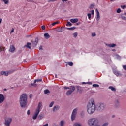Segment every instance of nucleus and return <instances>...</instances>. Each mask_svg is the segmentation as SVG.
<instances>
[{
    "mask_svg": "<svg viewBox=\"0 0 126 126\" xmlns=\"http://www.w3.org/2000/svg\"><path fill=\"white\" fill-rule=\"evenodd\" d=\"M96 20L98 21V20H100V13L99 12V11H98V9H96Z\"/></svg>",
    "mask_w": 126,
    "mask_h": 126,
    "instance_id": "ddd939ff",
    "label": "nucleus"
},
{
    "mask_svg": "<svg viewBox=\"0 0 126 126\" xmlns=\"http://www.w3.org/2000/svg\"><path fill=\"white\" fill-rule=\"evenodd\" d=\"M50 94V91L48 89L44 90V94Z\"/></svg>",
    "mask_w": 126,
    "mask_h": 126,
    "instance_id": "bb28decb",
    "label": "nucleus"
},
{
    "mask_svg": "<svg viewBox=\"0 0 126 126\" xmlns=\"http://www.w3.org/2000/svg\"><path fill=\"white\" fill-rule=\"evenodd\" d=\"M60 126H64V121H61L60 122Z\"/></svg>",
    "mask_w": 126,
    "mask_h": 126,
    "instance_id": "cd10ccee",
    "label": "nucleus"
},
{
    "mask_svg": "<svg viewBox=\"0 0 126 126\" xmlns=\"http://www.w3.org/2000/svg\"><path fill=\"white\" fill-rule=\"evenodd\" d=\"M113 52H116V49H114L112 50Z\"/></svg>",
    "mask_w": 126,
    "mask_h": 126,
    "instance_id": "0e129e2a",
    "label": "nucleus"
},
{
    "mask_svg": "<svg viewBox=\"0 0 126 126\" xmlns=\"http://www.w3.org/2000/svg\"><path fill=\"white\" fill-rule=\"evenodd\" d=\"M41 28L42 30H45V29H46V27L45 26V25H43L42 26Z\"/></svg>",
    "mask_w": 126,
    "mask_h": 126,
    "instance_id": "a18cd8bd",
    "label": "nucleus"
},
{
    "mask_svg": "<svg viewBox=\"0 0 126 126\" xmlns=\"http://www.w3.org/2000/svg\"><path fill=\"white\" fill-rule=\"evenodd\" d=\"M95 110H96V105H95L94 99H92L89 101L87 107V110L88 114L92 115L95 112Z\"/></svg>",
    "mask_w": 126,
    "mask_h": 126,
    "instance_id": "f257e3e1",
    "label": "nucleus"
},
{
    "mask_svg": "<svg viewBox=\"0 0 126 126\" xmlns=\"http://www.w3.org/2000/svg\"><path fill=\"white\" fill-rule=\"evenodd\" d=\"M95 7V4H91V5L89 7L90 9H93Z\"/></svg>",
    "mask_w": 126,
    "mask_h": 126,
    "instance_id": "393cba45",
    "label": "nucleus"
},
{
    "mask_svg": "<svg viewBox=\"0 0 126 126\" xmlns=\"http://www.w3.org/2000/svg\"><path fill=\"white\" fill-rule=\"evenodd\" d=\"M43 118H44V114H40L38 116L39 120H42V119H43Z\"/></svg>",
    "mask_w": 126,
    "mask_h": 126,
    "instance_id": "a878e982",
    "label": "nucleus"
},
{
    "mask_svg": "<svg viewBox=\"0 0 126 126\" xmlns=\"http://www.w3.org/2000/svg\"><path fill=\"white\" fill-rule=\"evenodd\" d=\"M1 75H5V76H8V71H3L1 72Z\"/></svg>",
    "mask_w": 126,
    "mask_h": 126,
    "instance_id": "2eb2a0df",
    "label": "nucleus"
},
{
    "mask_svg": "<svg viewBox=\"0 0 126 126\" xmlns=\"http://www.w3.org/2000/svg\"><path fill=\"white\" fill-rule=\"evenodd\" d=\"M15 71V70H10L9 71H8V74H10V73H13Z\"/></svg>",
    "mask_w": 126,
    "mask_h": 126,
    "instance_id": "f704fd0d",
    "label": "nucleus"
},
{
    "mask_svg": "<svg viewBox=\"0 0 126 126\" xmlns=\"http://www.w3.org/2000/svg\"><path fill=\"white\" fill-rule=\"evenodd\" d=\"M76 27H73L72 28H67V29L68 30H74V29H75Z\"/></svg>",
    "mask_w": 126,
    "mask_h": 126,
    "instance_id": "c756f323",
    "label": "nucleus"
},
{
    "mask_svg": "<svg viewBox=\"0 0 126 126\" xmlns=\"http://www.w3.org/2000/svg\"><path fill=\"white\" fill-rule=\"evenodd\" d=\"M5 125L7 126H10V124H11V122H12V118H5Z\"/></svg>",
    "mask_w": 126,
    "mask_h": 126,
    "instance_id": "0eeeda50",
    "label": "nucleus"
},
{
    "mask_svg": "<svg viewBox=\"0 0 126 126\" xmlns=\"http://www.w3.org/2000/svg\"><path fill=\"white\" fill-rule=\"evenodd\" d=\"M87 84H91L92 85V83L90 82H87Z\"/></svg>",
    "mask_w": 126,
    "mask_h": 126,
    "instance_id": "5fc2aeb1",
    "label": "nucleus"
},
{
    "mask_svg": "<svg viewBox=\"0 0 126 126\" xmlns=\"http://www.w3.org/2000/svg\"><path fill=\"white\" fill-rule=\"evenodd\" d=\"M114 73L117 76H120V75H121V73L120 72H119L118 70H114Z\"/></svg>",
    "mask_w": 126,
    "mask_h": 126,
    "instance_id": "aec40b11",
    "label": "nucleus"
},
{
    "mask_svg": "<svg viewBox=\"0 0 126 126\" xmlns=\"http://www.w3.org/2000/svg\"><path fill=\"white\" fill-rule=\"evenodd\" d=\"M28 101L27 100V94H23L20 96L19 103L20 107L25 109L27 108V103Z\"/></svg>",
    "mask_w": 126,
    "mask_h": 126,
    "instance_id": "f03ea898",
    "label": "nucleus"
},
{
    "mask_svg": "<svg viewBox=\"0 0 126 126\" xmlns=\"http://www.w3.org/2000/svg\"><path fill=\"white\" fill-rule=\"evenodd\" d=\"M70 21L72 22V23H76L78 21V19L76 18V19H71L70 20Z\"/></svg>",
    "mask_w": 126,
    "mask_h": 126,
    "instance_id": "a211bd4d",
    "label": "nucleus"
},
{
    "mask_svg": "<svg viewBox=\"0 0 126 126\" xmlns=\"http://www.w3.org/2000/svg\"><path fill=\"white\" fill-rule=\"evenodd\" d=\"M121 8H122L123 9H125V8H126V5H121Z\"/></svg>",
    "mask_w": 126,
    "mask_h": 126,
    "instance_id": "09e8293b",
    "label": "nucleus"
},
{
    "mask_svg": "<svg viewBox=\"0 0 126 126\" xmlns=\"http://www.w3.org/2000/svg\"><path fill=\"white\" fill-rule=\"evenodd\" d=\"M39 42V38L38 37H36L35 38V41H32V45L33 46H37L38 45V43Z\"/></svg>",
    "mask_w": 126,
    "mask_h": 126,
    "instance_id": "9d476101",
    "label": "nucleus"
},
{
    "mask_svg": "<svg viewBox=\"0 0 126 126\" xmlns=\"http://www.w3.org/2000/svg\"><path fill=\"white\" fill-rule=\"evenodd\" d=\"M55 104V102L52 101L50 104H49V107L52 108L53 107V105Z\"/></svg>",
    "mask_w": 126,
    "mask_h": 126,
    "instance_id": "72a5a7b5",
    "label": "nucleus"
},
{
    "mask_svg": "<svg viewBox=\"0 0 126 126\" xmlns=\"http://www.w3.org/2000/svg\"><path fill=\"white\" fill-rule=\"evenodd\" d=\"M85 114V112L84 111H82L81 112V116L82 118H83L84 117V115Z\"/></svg>",
    "mask_w": 126,
    "mask_h": 126,
    "instance_id": "2f4dec72",
    "label": "nucleus"
},
{
    "mask_svg": "<svg viewBox=\"0 0 126 126\" xmlns=\"http://www.w3.org/2000/svg\"><path fill=\"white\" fill-rule=\"evenodd\" d=\"M87 16L89 19V20H91V14L90 13H88L87 14Z\"/></svg>",
    "mask_w": 126,
    "mask_h": 126,
    "instance_id": "7c9ffc66",
    "label": "nucleus"
},
{
    "mask_svg": "<svg viewBox=\"0 0 126 126\" xmlns=\"http://www.w3.org/2000/svg\"><path fill=\"white\" fill-rule=\"evenodd\" d=\"M2 21V19L1 18V19H0V24L1 23Z\"/></svg>",
    "mask_w": 126,
    "mask_h": 126,
    "instance_id": "13d9d810",
    "label": "nucleus"
},
{
    "mask_svg": "<svg viewBox=\"0 0 126 126\" xmlns=\"http://www.w3.org/2000/svg\"><path fill=\"white\" fill-rule=\"evenodd\" d=\"M76 88L78 92H79L80 93H82V87L78 86H76Z\"/></svg>",
    "mask_w": 126,
    "mask_h": 126,
    "instance_id": "4468645a",
    "label": "nucleus"
},
{
    "mask_svg": "<svg viewBox=\"0 0 126 126\" xmlns=\"http://www.w3.org/2000/svg\"><path fill=\"white\" fill-rule=\"evenodd\" d=\"M22 52V50H20V52H19V54H20V53Z\"/></svg>",
    "mask_w": 126,
    "mask_h": 126,
    "instance_id": "338daca9",
    "label": "nucleus"
},
{
    "mask_svg": "<svg viewBox=\"0 0 126 126\" xmlns=\"http://www.w3.org/2000/svg\"><path fill=\"white\" fill-rule=\"evenodd\" d=\"M31 43L30 42H27V45L26 46V47H27V48H28L29 49H30V50H31Z\"/></svg>",
    "mask_w": 126,
    "mask_h": 126,
    "instance_id": "5701e85b",
    "label": "nucleus"
},
{
    "mask_svg": "<svg viewBox=\"0 0 126 126\" xmlns=\"http://www.w3.org/2000/svg\"><path fill=\"white\" fill-rule=\"evenodd\" d=\"M40 112H39V111H35V113H34V114L33 115V117H32V119L33 120H36V119H37V117H38V115H39Z\"/></svg>",
    "mask_w": 126,
    "mask_h": 126,
    "instance_id": "f8f14e48",
    "label": "nucleus"
},
{
    "mask_svg": "<svg viewBox=\"0 0 126 126\" xmlns=\"http://www.w3.org/2000/svg\"><path fill=\"white\" fill-rule=\"evenodd\" d=\"M77 111H78V109L77 108H75L73 110L72 115L71 116V121H74V120H75V118H76V115H77Z\"/></svg>",
    "mask_w": 126,
    "mask_h": 126,
    "instance_id": "423d86ee",
    "label": "nucleus"
},
{
    "mask_svg": "<svg viewBox=\"0 0 126 126\" xmlns=\"http://www.w3.org/2000/svg\"><path fill=\"white\" fill-rule=\"evenodd\" d=\"M116 57L117 59H118L119 60H121V56H120L119 55H116Z\"/></svg>",
    "mask_w": 126,
    "mask_h": 126,
    "instance_id": "79ce46f5",
    "label": "nucleus"
},
{
    "mask_svg": "<svg viewBox=\"0 0 126 126\" xmlns=\"http://www.w3.org/2000/svg\"><path fill=\"white\" fill-rule=\"evenodd\" d=\"M9 51L11 53L14 52V51H15V47H14V45H11Z\"/></svg>",
    "mask_w": 126,
    "mask_h": 126,
    "instance_id": "9b49d317",
    "label": "nucleus"
},
{
    "mask_svg": "<svg viewBox=\"0 0 126 126\" xmlns=\"http://www.w3.org/2000/svg\"><path fill=\"white\" fill-rule=\"evenodd\" d=\"M67 65H69L70 66H73V63L72 62H67V64H66V66H67Z\"/></svg>",
    "mask_w": 126,
    "mask_h": 126,
    "instance_id": "412c9836",
    "label": "nucleus"
},
{
    "mask_svg": "<svg viewBox=\"0 0 126 126\" xmlns=\"http://www.w3.org/2000/svg\"><path fill=\"white\" fill-rule=\"evenodd\" d=\"M106 108V104L104 103H98L96 107L97 111H103Z\"/></svg>",
    "mask_w": 126,
    "mask_h": 126,
    "instance_id": "39448f33",
    "label": "nucleus"
},
{
    "mask_svg": "<svg viewBox=\"0 0 126 126\" xmlns=\"http://www.w3.org/2000/svg\"><path fill=\"white\" fill-rule=\"evenodd\" d=\"M5 98H4V96L3 94H0V104L3 103Z\"/></svg>",
    "mask_w": 126,
    "mask_h": 126,
    "instance_id": "1a4fd4ad",
    "label": "nucleus"
},
{
    "mask_svg": "<svg viewBox=\"0 0 126 126\" xmlns=\"http://www.w3.org/2000/svg\"><path fill=\"white\" fill-rule=\"evenodd\" d=\"M64 89H69L66 92V95L67 96H69V95H71V94L74 92V91L75 90V87L74 86H71L70 87H64Z\"/></svg>",
    "mask_w": 126,
    "mask_h": 126,
    "instance_id": "20e7f679",
    "label": "nucleus"
},
{
    "mask_svg": "<svg viewBox=\"0 0 126 126\" xmlns=\"http://www.w3.org/2000/svg\"><path fill=\"white\" fill-rule=\"evenodd\" d=\"M41 107H42V102H39L36 111L37 112H40V109H41Z\"/></svg>",
    "mask_w": 126,
    "mask_h": 126,
    "instance_id": "dca6fc26",
    "label": "nucleus"
},
{
    "mask_svg": "<svg viewBox=\"0 0 126 126\" xmlns=\"http://www.w3.org/2000/svg\"><path fill=\"white\" fill-rule=\"evenodd\" d=\"M40 81H42V79H36V80L34 81V83H36V82H39Z\"/></svg>",
    "mask_w": 126,
    "mask_h": 126,
    "instance_id": "c85d7f7f",
    "label": "nucleus"
},
{
    "mask_svg": "<svg viewBox=\"0 0 126 126\" xmlns=\"http://www.w3.org/2000/svg\"><path fill=\"white\" fill-rule=\"evenodd\" d=\"M43 46L40 45L39 48V50H41V51H43V48H42Z\"/></svg>",
    "mask_w": 126,
    "mask_h": 126,
    "instance_id": "49530a36",
    "label": "nucleus"
},
{
    "mask_svg": "<svg viewBox=\"0 0 126 126\" xmlns=\"http://www.w3.org/2000/svg\"><path fill=\"white\" fill-rule=\"evenodd\" d=\"M62 1H63V2H64V1H67V0H62Z\"/></svg>",
    "mask_w": 126,
    "mask_h": 126,
    "instance_id": "052dcab7",
    "label": "nucleus"
},
{
    "mask_svg": "<svg viewBox=\"0 0 126 126\" xmlns=\"http://www.w3.org/2000/svg\"><path fill=\"white\" fill-rule=\"evenodd\" d=\"M91 14L93 15H94V10H92L91 11Z\"/></svg>",
    "mask_w": 126,
    "mask_h": 126,
    "instance_id": "3c124183",
    "label": "nucleus"
},
{
    "mask_svg": "<svg viewBox=\"0 0 126 126\" xmlns=\"http://www.w3.org/2000/svg\"><path fill=\"white\" fill-rule=\"evenodd\" d=\"M44 36L45 39H49V38H50V35L48 33H45L44 34Z\"/></svg>",
    "mask_w": 126,
    "mask_h": 126,
    "instance_id": "4be33fe9",
    "label": "nucleus"
},
{
    "mask_svg": "<svg viewBox=\"0 0 126 126\" xmlns=\"http://www.w3.org/2000/svg\"><path fill=\"white\" fill-rule=\"evenodd\" d=\"M112 118H115V115H113Z\"/></svg>",
    "mask_w": 126,
    "mask_h": 126,
    "instance_id": "774afa93",
    "label": "nucleus"
},
{
    "mask_svg": "<svg viewBox=\"0 0 126 126\" xmlns=\"http://www.w3.org/2000/svg\"><path fill=\"white\" fill-rule=\"evenodd\" d=\"M14 32V28H12V30L10 32V34H12V33H13Z\"/></svg>",
    "mask_w": 126,
    "mask_h": 126,
    "instance_id": "37998d69",
    "label": "nucleus"
},
{
    "mask_svg": "<svg viewBox=\"0 0 126 126\" xmlns=\"http://www.w3.org/2000/svg\"><path fill=\"white\" fill-rule=\"evenodd\" d=\"M95 36H96V33H92V37H95Z\"/></svg>",
    "mask_w": 126,
    "mask_h": 126,
    "instance_id": "de8ad7c7",
    "label": "nucleus"
},
{
    "mask_svg": "<svg viewBox=\"0 0 126 126\" xmlns=\"http://www.w3.org/2000/svg\"><path fill=\"white\" fill-rule=\"evenodd\" d=\"M28 2H32V0H27Z\"/></svg>",
    "mask_w": 126,
    "mask_h": 126,
    "instance_id": "864d4df0",
    "label": "nucleus"
},
{
    "mask_svg": "<svg viewBox=\"0 0 126 126\" xmlns=\"http://www.w3.org/2000/svg\"><path fill=\"white\" fill-rule=\"evenodd\" d=\"M108 88L109 89H111L112 91H116V89L113 86H109Z\"/></svg>",
    "mask_w": 126,
    "mask_h": 126,
    "instance_id": "b1692460",
    "label": "nucleus"
},
{
    "mask_svg": "<svg viewBox=\"0 0 126 126\" xmlns=\"http://www.w3.org/2000/svg\"><path fill=\"white\" fill-rule=\"evenodd\" d=\"M122 18H123V19H126V17H122Z\"/></svg>",
    "mask_w": 126,
    "mask_h": 126,
    "instance_id": "e2e57ef3",
    "label": "nucleus"
},
{
    "mask_svg": "<svg viewBox=\"0 0 126 126\" xmlns=\"http://www.w3.org/2000/svg\"><path fill=\"white\" fill-rule=\"evenodd\" d=\"M82 84H87V83H85L84 82L82 83Z\"/></svg>",
    "mask_w": 126,
    "mask_h": 126,
    "instance_id": "bf43d9fd",
    "label": "nucleus"
},
{
    "mask_svg": "<svg viewBox=\"0 0 126 126\" xmlns=\"http://www.w3.org/2000/svg\"><path fill=\"white\" fill-rule=\"evenodd\" d=\"M88 124L90 126H95L99 124V120L96 118H92L88 120Z\"/></svg>",
    "mask_w": 126,
    "mask_h": 126,
    "instance_id": "7ed1b4c3",
    "label": "nucleus"
},
{
    "mask_svg": "<svg viewBox=\"0 0 126 126\" xmlns=\"http://www.w3.org/2000/svg\"><path fill=\"white\" fill-rule=\"evenodd\" d=\"M72 25V24L70 23V22H68L66 24V26H71Z\"/></svg>",
    "mask_w": 126,
    "mask_h": 126,
    "instance_id": "e433bc0d",
    "label": "nucleus"
},
{
    "mask_svg": "<svg viewBox=\"0 0 126 126\" xmlns=\"http://www.w3.org/2000/svg\"><path fill=\"white\" fill-rule=\"evenodd\" d=\"M93 87H99V85L98 84H93Z\"/></svg>",
    "mask_w": 126,
    "mask_h": 126,
    "instance_id": "a19ab883",
    "label": "nucleus"
},
{
    "mask_svg": "<svg viewBox=\"0 0 126 126\" xmlns=\"http://www.w3.org/2000/svg\"><path fill=\"white\" fill-rule=\"evenodd\" d=\"M43 126H49V124L47 123L45 125H43Z\"/></svg>",
    "mask_w": 126,
    "mask_h": 126,
    "instance_id": "6e6d98bb",
    "label": "nucleus"
},
{
    "mask_svg": "<svg viewBox=\"0 0 126 126\" xmlns=\"http://www.w3.org/2000/svg\"><path fill=\"white\" fill-rule=\"evenodd\" d=\"M95 126H101V125H100L99 124H98L96 125H95Z\"/></svg>",
    "mask_w": 126,
    "mask_h": 126,
    "instance_id": "680f3d73",
    "label": "nucleus"
},
{
    "mask_svg": "<svg viewBox=\"0 0 126 126\" xmlns=\"http://www.w3.org/2000/svg\"><path fill=\"white\" fill-rule=\"evenodd\" d=\"M78 33L77 32H75L73 34V36L74 38H76L77 37Z\"/></svg>",
    "mask_w": 126,
    "mask_h": 126,
    "instance_id": "4c0bfd02",
    "label": "nucleus"
},
{
    "mask_svg": "<svg viewBox=\"0 0 126 126\" xmlns=\"http://www.w3.org/2000/svg\"><path fill=\"white\" fill-rule=\"evenodd\" d=\"M3 1H4L5 4H8V3L9 2L8 0H3Z\"/></svg>",
    "mask_w": 126,
    "mask_h": 126,
    "instance_id": "473e14b6",
    "label": "nucleus"
},
{
    "mask_svg": "<svg viewBox=\"0 0 126 126\" xmlns=\"http://www.w3.org/2000/svg\"><path fill=\"white\" fill-rule=\"evenodd\" d=\"M62 28H63V27H62L60 31H59V32H63V30H62Z\"/></svg>",
    "mask_w": 126,
    "mask_h": 126,
    "instance_id": "4d7b16f0",
    "label": "nucleus"
},
{
    "mask_svg": "<svg viewBox=\"0 0 126 126\" xmlns=\"http://www.w3.org/2000/svg\"><path fill=\"white\" fill-rule=\"evenodd\" d=\"M106 46H107L108 47H109V48H114L115 47H116V44H107Z\"/></svg>",
    "mask_w": 126,
    "mask_h": 126,
    "instance_id": "6ab92c4d",
    "label": "nucleus"
},
{
    "mask_svg": "<svg viewBox=\"0 0 126 126\" xmlns=\"http://www.w3.org/2000/svg\"><path fill=\"white\" fill-rule=\"evenodd\" d=\"M114 107L116 109H118L120 107V100L116 99L114 102Z\"/></svg>",
    "mask_w": 126,
    "mask_h": 126,
    "instance_id": "6e6552de",
    "label": "nucleus"
},
{
    "mask_svg": "<svg viewBox=\"0 0 126 126\" xmlns=\"http://www.w3.org/2000/svg\"><path fill=\"white\" fill-rule=\"evenodd\" d=\"M59 23V21H56L55 22H54L52 24V26H55V25H56V24H58Z\"/></svg>",
    "mask_w": 126,
    "mask_h": 126,
    "instance_id": "c9c22d12",
    "label": "nucleus"
},
{
    "mask_svg": "<svg viewBox=\"0 0 126 126\" xmlns=\"http://www.w3.org/2000/svg\"><path fill=\"white\" fill-rule=\"evenodd\" d=\"M27 115L29 116L30 115V110H28L27 111Z\"/></svg>",
    "mask_w": 126,
    "mask_h": 126,
    "instance_id": "8fccbe9b",
    "label": "nucleus"
},
{
    "mask_svg": "<svg viewBox=\"0 0 126 126\" xmlns=\"http://www.w3.org/2000/svg\"><path fill=\"white\" fill-rule=\"evenodd\" d=\"M0 52H2V51H4V48L3 47H0Z\"/></svg>",
    "mask_w": 126,
    "mask_h": 126,
    "instance_id": "ea45409f",
    "label": "nucleus"
},
{
    "mask_svg": "<svg viewBox=\"0 0 126 126\" xmlns=\"http://www.w3.org/2000/svg\"><path fill=\"white\" fill-rule=\"evenodd\" d=\"M117 13H121V8H118L117 10Z\"/></svg>",
    "mask_w": 126,
    "mask_h": 126,
    "instance_id": "c03bdc74",
    "label": "nucleus"
},
{
    "mask_svg": "<svg viewBox=\"0 0 126 126\" xmlns=\"http://www.w3.org/2000/svg\"><path fill=\"white\" fill-rule=\"evenodd\" d=\"M30 98H32V94H30Z\"/></svg>",
    "mask_w": 126,
    "mask_h": 126,
    "instance_id": "69168bd1",
    "label": "nucleus"
},
{
    "mask_svg": "<svg viewBox=\"0 0 126 126\" xmlns=\"http://www.w3.org/2000/svg\"><path fill=\"white\" fill-rule=\"evenodd\" d=\"M74 126H81V124L78 123H75Z\"/></svg>",
    "mask_w": 126,
    "mask_h": 126,
    "instance_id": "58836bf2",
    "label": "nucleus"
},
{
    "mask_svg": "<svg viewBox=\"0 0 126 126\" xmlns=\"http://www.w3.org/2000/svg\"><path fill=\"white\" fill-rule=\"evenodd\" d=\"M123 68H124V69L126 70V65H123Z\"/></svg>",
    "mask_w": 126,
    "mask_h": 126,
    "instance_id": "603ef678",
    "label": "nucleus"
},
{
    "mask_svg": "<svg viewBox=\"0 0 126 126\" xmlns=\"http://www.w3.org/2000/svg\"><path fill=\"white\" fill-rule=\"evenodd\" d=\"M59 109H60V106L56 105L54 107V108L53 109V111L54 112H57V111H59Z\"/></svg>",
    "mask_w": 126,
    "mask_h": 126,
    "instance_id": "f3484780",
    "label": "nucleus"
}]
</instances>
